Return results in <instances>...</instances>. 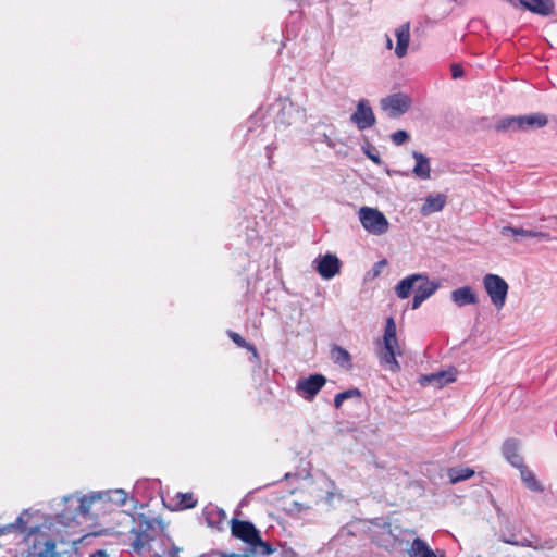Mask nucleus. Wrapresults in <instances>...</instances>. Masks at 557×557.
Returning a JSON list of instances; mask_svg holds the SVG:
<instances>
[{
	"label": "nucleus",
	"mask_w": 557,
	"mask_h": 557,
	"mask_svg": "<svg viewBox=\"0 0 557 557\" xmlns=\"http://www.w3.org/2000/svg\"><path fill=\"white\" fill-rule=\"evenodd\" d=\"M325 383L326 379L324 375L311 374L308 377L298 381L296 391L305 399L312 400Z\"/></svg>",
	"instance_id": "obj_11"
},
{
	"label": "nucleus",
	"mask_w": 557,
	"mask_h": 557,
	"mask_svg": "<svg viewBox=\"0 0 557 557\" xmlns=\"http://www.w3.org/2000/svg\"><path fill=\"white\" fill-rule=\"evenodd\" d=\"M383 342L384 347L380 354V361L392 372H398L400 366L396 360V356L400 355V349L396 336V324L393 318L386 320Z\"/></svg>",
	"instance_id": "obj_4"
},
{
	"label": "nucleus",
	"mask_w": 557,
	"mask_h": 557,
	"mask_svg": "<svg viewBox=\"0 0 557 557\" xmlns=\"http://www.w3.org/2000/svg\"><path fill=\"white\" fill-rule=\"evenodd\" d=\"M203 517L209 527L220 529L221 524L226 519V513L221 508H218L215 506H208L203 510Z\"/></svg>",
	"instance_id": "obj_23"
},
{
	"label": "nucleus",
	"mask_w": 557,
	"mask_h": 557,
	"mask_svg": "<svg viewBox=\"0 0 557 557\" xmlns=\"http://www.w3.org/2000/svg\"><path fill=\"white\" fill-rule=\"evenodd\" d=\"M450 299L458 307L476 305L479 302V297L471 286H462L454 289L450 293Z\"/></svg>",
	"instance_id": "obj_15"
},
{
	"label": "nucleus",
	"mask_w": 557,
	"mask_h": 557,
	"mask_svg": "<svg viewBox=\"0 0 557 557\" xmlns=\"http://www.w3.org/2000/svg\"><path fill=\"white\" fill-rule=\"evenodd\" d=\"M350 121L359 131H364L375 125L376 117L368 99H360L357 102L356 110L350 115Z\"/></svg>",
	"instance_id": "obj_10"
},
{
	"label": "nucleus",
	"mask_w": 557,
	"mask_h": 557,
	"mask_svg": "<svg viewBox=\"0 0 557 557\" xmlns=\"http://www.w3.org/2000/svg\"><path fill=\"white\" fill-rule=\"evenodd\" d=\"M411 98L404 92L388 95L380 100L381 109L391 119L404 115L411 107Z\"/></svg>",
	"instance_id": "obj_8"
},
{
	"label": "nucleus",
	"mask_w": 557,
	"mask_h": 557,
	"mask_svg": "<svg viewBox=\"0 0 557 557\" xmlns=\"http://www.w3.org/2000/svg\"><path fill=\"white\" fill-rule=\"evenodd\" d=\"M391 139L396 146H400L409 140V134L406 131H397L391 135Z\"/></svg>",
	"instance_id": "obj_32"
},
{
	"label": "nucleus",
	"mask_w": 557,
	"mask_h": 557,
	"mask_svg": "<svg viewBox=\"0 0 557 557\" xmlns=\"http://www.w3.org/2000/svg\"><path fill=\"white\" fill-rule=\"evenodd\" d=\"M379 543L391 549L398 548L404 544H409L414 539V531L403 529L397 524L384 523L380 530Z\"/></svg>",
	"instance_id": "obj_6"
},
{
	"label": "nucleus",
	"mask_w": 557,
	"mask_h": 557,
	"mask_svg": "<svg viewBox=\"0 0 557 557\" xmlns=\"http://www.w3.org/2000/svg\"><path fill=\"white\" fill-rule=\"evenodd\" d=\"M500 234L505 237H513L517 239L518 237L525 236V228L522 227H512V226H504L500 230Z\"/></svg>",
	"instance_id": "obj_31"
},
{
	"label": "nucleus",
	"mask_w": 557,
	"mask_h": 557,
	"mask_svg": "<svg viewBox=\"0 0 557 557\" xmlns=\"http://www.w3.org/2000/svg\"><path fill=\"white\" fill-rule=\"evenodd\" d=\"M331 358L337 366L350 370L352 368V361L350 354L341 346H334L331 350Z\"/></svg>",
	"instance_id": "obj_26"
},
{
	"label": "nucleus",
	"mask_w": 557,
	"mask_h": 557,
	"mask_svg": "<svg viewBox=\"0 0 557 557\" xmlns=\"http://www.w3.org/2000/svg\"><path fill=\"white\" fill-rule=\"evenodd\" d=\"M385 264H386V261H385V260L380 261V262H377V263L375 264V267H376V268H375V275H377V274L380 273V269H379V268H380V267H382V265H385Z\"/></svg>",
	"instance_id": "obj_41"
},
{
	"label": "nucleus",
	"mask_w": 557,
	"mask_h": 557,
	"mask_svg": "<svg viewBox=\"0 0 557 557\" xmlns=\"http://www.w3.org/2000/svg\"><path fill=\"white\" fill-rule=\"evenodd\" d=\"M96 555H97V556H100V557H104L107 554H106V552H104V550H98V552L96 553Z\"/></svg>",
	"instance_id": "obj_43"
},
{
	"label": "nucleus",
	"mask_w": 557,
	"mask_h": 557,
	"mask_svg": "<svg viewBox=\"0 0 557 557\" xmlns=\"http://www.w3.org/2000/svg\"><path fill=\"white\" fill-rule=\"evenodd\" d=\"M473 475L474 470L468 467H455L448 470V478L453 484L468 480Z\"/></svg>",
	"instance_id": "obj_27"
},
{
	"label": "nucleus",
	"mask_w": 557,
	"mask_h": 557,
	"mask_svg": "<svg viewBox=\"0 0 557 557\" xmlns=\"http://www.w3.org/2000/svg\"><path fill=\"white\" fill-rule=\"evenodd\" d=\"M366 154H367V157H368L369 159H371L374 163H376V164H379V165L382 163V160H381V158H380V156H379V154L371 153V152H370V151H368V150L366 151Z\"/></svg>",
	"instance_id": "obj_37"
},
{
	"label": "nucleus",
	"mask_w": 557,
	"mask_h": 557,
	"mask_svg": "<svg viewBox=\"0 0 557 557\" xmlns=\"http://www.w3.org/2000/svg\"><path fill=\"white\" fill-rule=\"evenodd\" d=\"M547 116L542 113L519 115V131L541 128L547 124Z\"/></svg>",
	"instance_id": "obj_20"
},
{
	"label": "nucleus",
	"mask_w": 557,
	"mask_h": 557,
	"mask_svg": "<svg viewBox=\"0 0 557 557\" xmlns=\"http://www.w3.org/2000/svg\"><path fill=\"white\" fill-rule=\"evenodd\" d=\"M485 293L491 299L492 305L500 310L504 308L509 290L508 283L499 275L487 273L482 280Z\"/></svg>",
	"instance_id": "obj_7"
},
{
	"label": "nucleus",
	"mask_w": 557,
	"mask_h": 557,
	"mask_svg": "<svg viewBox=\"0 0 557 557\" xmlns=\"http://www.w3.org/2000/svg\"><path fill=\"white\" fill-rule=\"evenodd\" d=\"M265 150H267V157H268V159H269V160H271V159H272V157H273V153H274L275 148H274V147H272V146H267Z\"/></svg>",
	"instance_id": "obj_40"
},
{
	"label": "nucleus",
	"mask_w": 557,
	"mask_h": 557,
	"mask_svg": "<svg viewBox=\"0 0 557 557\" xmlns=\"http://www.w3.org/2000/svg\"><path fill=\"white\" fill-rule=\"evenodd\" d=\"M513 8L521 5L523 9L541 15L549 16L555 11V2L553 0H506Z\"/></svg>",
	"instance_id": "obj_12"
},
{
	"label": "nucleus",
	"mask_w": 557,
	"mask_h": 557,
	"mask_svg": "<svg viewBox=\"0 0 557 557\" xmlns=\"http://www.w3.org/2000/svg\"><path fill=\"white\" fill-rule=\"evenodd\" d=\"M504 542L509 543V544H517L516 542H512V541H509V540H504Z\"/></svg>",
	"instance_id": "obj_44"
},
{
	"label": "nucleus",
	"mask_w": 557,
	"mask_h": 557,
	"mask_svg": "<svg viewBox=\"0 0 557 557\" xmlns=\"http://www.w3.org/2000/svg\"><path fill=\"white\" fill-rule=\"evenodd\" d=\"M28 537L35 536L33 548L28 557H59L55 550V543L39 528H32L27 532Z\"/></svg>",
	"instance_id": "obj_9"
},
{
	"label": "nucleus",
	"mask_w": 557,
	"mask_h": 557,
	"mask_svg": "<svg viewBox=\"0 0 557 557\" xmlns=\"http://www.w3.org/2000/svg\"><path fill=\"white\" fill-rule=\"evenodd\" d=\"M127 517L134 523L127 539L133 552L137 555L162 557L170 545V537L164 533L162 521L145 515Z\"/></svg>",
	"instance_id": "obj_1"
},
{
	"label": "nucleus",
	"mask_w": 557,
	"mask_h": 557,
	"mask_svg": "<svg viewBox=\"0 0 557 557\" xmlns=\"http://www.w3.org/2000/svg\"><path fill=\"white\" fill-rule=\"evenodd\" d=\"M407 557H445V554L440 549L433 550L424 540L414 537L407 549Z\"/></svg>",
	"instance_id": "obj_14"
},
{
	"label": "nucleus",
	"mask_w": 557,
	"mask_h": 557,
	"mask_svg": "<svg viewBox=\"0 0 557 557\" xmlns=\"http://www.w3.org/2000/svg\"><path fill=\"white\" fill-rule=\"evenodd\" d=\"M23 524H24L23 516H20L16 519V522L14 524H9L5 528H3L2 530H0V534L3 533L4 531H10L11 529H14V528H20L22 532H26V529L23 527Z\"/></svg>",
	"instance_id": "obj_35"
},
{
	"label": "nucleus",
	"mask_w": 557,
	"mask_h": 557,
	"mask_svg": "<svg viewBox=\"0 0 557 557\" xmlns=\"http://www.w3.org/2000/svg\"><path fill=\"white\" fill-rule=\"evenodd\" d=\"M65 503H76L75 513L73 517L75 518L77 515L86 517L92 504L99 503L98 493L91 494L89 496L76 497L74 495L64 497Z\"/></svg>",
	"instance_id": "obj_16"
},
{
	"label": "nucleus",
	"mask_w": 557,
	"mask_h": 557,
	"mask_svg": "<svg viewBox=\"0 0 557 557\" xmlns=\"http://www.w3.org/2000/svg\"><path fill=\"white\" fill-rule=\"evenodd\" d=\"M497 131H511L517 132L519 131V116H507L502 120H499L496 124Z\"/></svg>",
	"instance_id": "obj_28"
},
{
	"label": "nucleus",
	"mask_w": 557,
	"mask_h": 557,
	"mask_svg": "<svg viewBox=\"0 0 557 557\" xmlns=\"http://www.w3.org/2000/svg\"><path fill=\"white\" fill-rule=\"evenodd\" d=\"M358 218L362 227L371 235L381 236L389 230L388 220L376 208L361 207L358 211Z\"/></svg>",
	"instance_id": "obj_5"
},
{
	"label": "nucleus",
	"mask_w": 557,
	"mask_h": 557,
	"mask_svg": "<svg viewBox=\"0 0 557 557\" xmlns=\"http://www.w3.org/2000/svg\"><path fill=\"white\" fill-rule=\"evenodd\" d=\"M456 380V371H440L437 373H432L422 379V384H433L436 387H442L450 382Z\"/></svg>",
	"instance_id": "obj_22"
},
{
	"label": "nucleus",
	"mask_w": 557,
	"mask_h": 557,
	"mask_svg": "<svg viewBox=\"0 0 557 557\" xmlns=\"http://www.w3.org/2000/svg\"><path fill=\"white\" fill-rule=\"evenodd\" d=\"M386 48L392 49L393 48V41L388 35H386Z\"/></svg>",
	"instance_id": "obj_42"
},
{
	"label": "nucleus",
	"mask_w": 557,
	"mask_h": 557,
	"mask_svg": "<svg viewBox=\"0 0 557 557\" xmlns=\"http://www.w3.org/2000/svg\"><path fill=\"white\" fill-rule=\"evenodd\" d=\"M361 393L358 388H350L345 392L338 393L334 397V406L339 408L346 399L359 398Z\"/></svg>",
	"instance_id": "obj_29"
},
{
	"label": "nucleus",
	"mask_w": 557,
	"mask_h": 557,
	"mask_svg": "<svg viewBox=\"0 0 557 557\" xmlns=\"http://www.w3.org/2000/svg\"><path fill=\"white\" fill-rule=\"evenodd\" d=\"M438 288V281H430L428 275L419 273L411 274L399 281L395 287V293L400 299H406L414 290L411 308L416 310L424 300L435 294Z\"/></svg>",
	"instance_id": "obj_2"
},
{
	"label": "nucleus",
	"mask_w": 557,
	"mask_h": 557,
	"mask_svg": "<svg viewBox=\"0 0 557 557\" xmlns=\"http://www.w3.org/2000/svg\"><path fill=\"white\" fill-rule=\"evenodd\" d=\"M503 455L513 467L519 468L523 465L522 457L519 454V446L516 440L509 438L503 445Z\"/></svg>",
	"instance_id": "obj_21"
},
{
	"label": "nucleus",
	"mask_w": 557,
	"mask_h": 557,
	"mask_svg": "<svg viewBox=\"0 0 557 557\" xmlns=\"http://www.w3.org/2000/svg\"><path fill=\"white\" fill-rule=\"evenodd\" d=\"M396 47L395 54L398 58H404L407 54L410 41V24L405 23L395 29Z\"/></svg>",
	"instance_id": "obj_17"
},
{
	"label": "nucleus",
	"mask_w": 557,
	"mask_h": 557,
	"mask_svg": "<svg viewBox=\"0 0 557 557\" xmlns=\"http://www.w3.org/2000/svg\"><path fill=\"white\" fill-rule=\"evenodd\" d=\"M310 509L309 506L307 505H304L299 502H293L290 504V507H289V511L290 512H294V513H297V515H301L302 512H306Z\"/></svg>",
	"instance_id": "obj_33"
},
{
	"label": "nucleus",
	"mask_w": 557,
	"mask_h": 557,
	"mask_svg": "<svg viewBox=\"0 0 557 557\" xmlns=\"http://www.w3.org/2000/svg\"><path fill=\"white\" fill-rule=\"evenodd\" d=\"M451 76L457 79L463 75V69L459 64H453L451 67Z\"/></svg>",
	"instance_id": "obj_36"
},
{
	"label": "nucleus",
	"mask_w": 557,
	"mask_h": 557,
	"mask_svg": "<svg viewBox=\"0 0 557 557\" xmlns=\"http://www.w3.org/2000/svg\"><path fill=\"white\" fill-rule=\"evenodd\" d=\"M231 337H232V339H233L236 344H238L239 346H244V339L242 338V336H240L239 334H237V333H232V334H231Z\"/></svg>",
	"instance_id": "obj_39"
},
{
	"label": "nucleus",
	"mask_w": 557,
	"mask_h": 557,
	"mask_svg": "<svg viewBox=\"0 0 557 557\" xmlns=\"http://www.w3.org/2000/svg\"><path fill=\"white\" fill-rule=\"evenodd\" d=\"M315 270L325 280L333 278L341 271L339 259L332 253L319 256L315 260Z\"/></svg>",
	"instance_id": "obj_13"
},
{
	"label": "nucleus",
	"mask_w": 557,
	"mask_h": 557,
	"mask_svg": "<svg viewBox=\"0 0 557 557\" xmlns=\"http://www.w3.org/2000/svg\"><path fill=\"white\" fill-rule=\"evenodd\" d=\"M99 503H111L116 506H122L126 503L127 494L124 490H113L98 493Z\"/></svg>",
	"instance_id": "obj_24"
},
{
	"label": "nucleus",
	"mask_w": 557,
	"mask_h": 557,
	"mask_svg": "<svg viewBox=\"0 0 557 557\" xmlns=\"http://www.w3.org/2000/svg\"><path fill=\"white\" fill-rule=\"evenodd\" d=\"M524 237H536L541 239L548 240L550 239V235L546 232H540V231H533V230H525V236Z\"/></svg>",
	"instance_id": "obj_34"
},
{
	"label": "nucleus",
	"mask_w": 557,
	"mask_h": 557,
	"mask_svg": "<svg viewBox=\"0 0 557 557\" xmlns=\"http://www.w3.org/2000/svg\"><path fill=\"white\" fill-rule=\"evenodd\" d=\"M528 546H531V544H527ZM532 547H534L535 549H543V548H553V543L552 541H546L544 544L542 545H532Z\"/></svg>",
	"instance_id": "obj_38"
},
{
	"label": "nucleus",
	"mask_w": 557,
	"mask_h": 557,
	"mask_svg": "<svg viewBox=\"0 0 557 557\" xmlns=\"http://www.w3.org/2000/svg\"><path fill=\"white\" fill-rule=\"evenodd\" d=\"M446 196L443 194H432L425 198L420 212L423 216H428L432 213L440 212L446 205Z\"/></svg>",
	"instance_id": "obj_18"
},
{
	"label": "nucleus",
	"mask_w": 557,
	"mask_h": 557,
	"mask_svg": "<svg viewBox=\"0 0 557 557\" xmlns=\"http://www.w3.org/2000/svg\"><path fill=\"white\" fill-rule=\"evenodd\" d=\"M176 497L178 498L177 507L180 509L193 508L196 505L191 493H177Z\"/></svg>",
	"instance_id": "obj_30"
},
{
	"label": "nucleus",
	"mask_w": 557,
	"mask_h": 557,
	"mask_svg": "<svg viewBox=\"0 0 557 557\" xmlns=\"http://www.w3.org/2000/svg\"><path fill=\"white\" fill-rule=\"evenodd\" d=\"M519 469L521 480L530 491L536 493H542L544 491V486L531 470H529L524 465L519 467Z\"/></svg>",
	"instance_id": "obj_25"
},
{
	"label": "nucleus",
	"mask_w": 557,
	"mask_h": 557,
	"mask_svg": "<svg viewBox=\"0 0 557 557\" xmlns=\"http://www.w3.org/2000/svg\"><path fill=\"white\" fill-rule=\"evenodd\" d=\"M412 157L416 160L412 174L418 178L429 180L431 177L430 159L419 151H413Z\"/></svg>",
	"instance_id": "obj_19"
},
{
	"label": "nucleus",
	"mask_w": 557,
	"mask_h": 557,
	"mask_svg": "<svg viewBox=\"0 0 557 557\" xmlns=\"http://www.w3.org/2000/svg\"><path fill=\"white\" fill-rule=\"evenodd\" d=\"M231 531L234 537L242 540L251 548L253 555L264 556L273 552L271 545L262 541L259 531L249 521L233 519Z\"/></svg>",
	"instance_id": "obj_3"
}]
</instances>
